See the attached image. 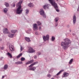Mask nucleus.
I'll list each match as a JSON object with an SVG mask.
<instances>
[{
  "mask_svg": "<svg viewBox=\"0 0 79 79\" xmlns=\"http://www.w3.org/2000/svg\"><path fill=\"white\" fill-rule=\"evenodd\" d=\"M3 11L5 13H7V11H8V9L6 8H5L4 9Z\"/></svg>",
  "mask_w": 79,
  "mask_h": 79,
  "instance_id": "6ab92c4d",
  "label": "nucleus"
},
{
  "mask_svg": "<svg viewBox=\"0 0 79 79\" xmlns=\"http://www.w3.org/2000/svg\"><path fill=\"white\" fill-rule=\"evenodd\" d=\"M57 1H58V0H56Z\"/></svg>",
  "mask_w": 79,
  "mask_h": 79,
  "instance_id": "4d7b16f0",
  "label": "nucleus"
},
{
  "mask_svg": "<svg viewBox=\"0 0 79 79\" xmlns=\"http://www.w3.org/2000/svg\"><path fill=\"white\" fill-rule=\"evenodd\" d=\"M0 48L1 50H3V49H4V48H3V47H1Z\"/></svg>",
  "mask_w": 79,
  "mask_h": 79,
  "instance_id": "c03bdc74",
  "label": "nucleus"
},
{
  "mask_svg": "<svg viewBox=\"0 0 79 79\" xmlns=\"http://www.w3.org/2000/svg\"><path fill=\"white\" fill-rule=\"evenodd\" d=\"M55 37L52 36V41H54V40H55Z\"/></svg>",
  "mask_w": 79,
  "mask_h": 79,
  "instance_id": "7c9ffc66",
  "label": "nucleus"
},
{
  "mask_svg": "<svg viewBox=\"0 0 79 79\" xmlns=\"http://www.w3.org/2000/svg\"><path fill=\"white\" fill-rule=\"evenodd\" d=\"M8 66L7 64H5L4 67V69H6L8 68Z\"/></svg>",
  "mask_w": 79,
  "mask_h": 79,
  "instance_id": "b1692460",
  "label": "nucleus"
},
{
  "mask_svg": "<svg viewBox=\"0 0 79 79\" xmlns=\"http://www.w3.org/2000/svg\"><path fill=\"white\" fill-rule=\"evenodd\" d=\"M22 61H18L15 63V64H22Z\"/></svg>",
  "mask_w": 79,
  "mask_h": 79,
  "instance_id": "412c9836",
  "label": "nucleus"
},
{
  "mask_svg": "<svg viewBox=\"0 0 79 79\" xmlns=\"http://www.w3.org/2000/svg\"><path fill=\"white\" fill-rule=\"evenodd\" d=\"M23 0H20L19 1V2L17 4V5L19 6L17 8L16 13L17 14H20L22 13L23 11V10L21 8L22 6L21 5L22 3H23Z\"/></svg>",
  "mask_w": 79,
  "mask_h": 79,
  "instance_id": "f03ea898",
  "label": "nucleus"
},
{
  "mask_svg": "<svg viewBox=\"0 0 79 79\" xmlns=\"http://www.w3.org/2000/svg\"><path fill=\"white\" fill-rule=\"evenodd\" d=\"M11 33H16V32H17V30H13L11 31Z\"/></svg>",
  "mask_w": 79,
  "mask_h": 79,
  "instance_id": "4be33fe9",
  "label": "nucleus"
},
{
  "mask_svg": "<svg viewBox=\"0 0 79 79\" xmlns=\"http://www.w3.org/2000/svg\"><path fill=\"white\" fill-rule=\"evenodd\" d=\"M27 32H27V33H29V32H28V31H27Z\"/></svg>",
  "mask_w": 79,
  "mask_h": 79,
  "instance_id": "6e6d98bb",
  "label": "nucleus"
},
{
  "mask_svg": "<svg viewBox=\"0 0 79 79\" xmlns=\"http://www.w3.org/2000/svg\"><path fill=\"white\" fill-rule=\"evenodd\" d=\"M29 62H30V63L31 64V63H32L33 62H34V60H31L30 61H29Z\"/></svg>",
  "mask_w": 79,
  "mask_h": 79,
  "instance_id": "473e14b6",
  "label": "nucleus"
},
{
  "mask_svg": "<svg viewBox=\"0 0 79 79\" xmlns=\"http://www.w3.org/2000/svg\"><path fill=\"white\" fill-rule=\"evenodd\" d=\"M35 34H36V35H38V32H37V31H36L35 32Z\"/></svg>",
  "mask_w": 79,
  "mask_h": 79,
  "instance_id": "a18cd8bd",
  "label": "nucleus"
},
{
  "mask_svg": "<svg viewBox=\"0 0 79 79\" xmlns=\"http://www.w3.org/2000/svg\"><path fill=\"white\" fill-rule=\"evenodd\" d=\"M21 60L22 61H24L25 60V58L22 57L21 58Z\"/></svg>",
  "mask_w": 79,
  "mask_h": 79,
  "instance_id": "2f4dec72",
  "label": "nucleus"
},
{
  "mask_svg": "<svg viewBox=\"0 0 79 79\" xmlns=\"http://www.w3.org/2000/svg\"><path fill=\"white\" fill-rule=\"evenodd\" d=\"M64 41L61 42L60 45L62 48H63L64 50H66L68 47L71 45V41L68 38H66L64 40Z\"/></svg>",
  "mask_w": 79,
  "mask_h": 79,
  "instance_id": "f257e3e1",
  "label": "nucleus"
},
{
  "mask_svg": "<svg viewBox=\"0 0 79 79\" xmlns=\"http://www.w3.org/2000/svg\"><path fill=\"white\" fill-rule=\"evenodd\" d=\"M64 76H62V77H66L67 76H69V73H67L66 72H64L63 74Z\"/></svg>",
  "mask_w": 79,
  "mask_h": 79,
  "instance_id": "9b49d317",
  "label": "nucleus"
},
{
  "mask_svg": "<svg viewBox=\"0 0 79 79\" xmlns=\"http://www.w3.org/2000/svg\"><path fill=\"white\" fill-rule=\"evenodd\" d=\"M48 1L54 7L55 9H57L58 8V6L57 5V4L55 3V2L53 0H48Z\"/></svg>",
  "mask_w": 79,
  "mask_h": 79,
  "instance_id": "7ed1b4c3",
  "label": "nucleus"
},
{
  "mask_svg": "<svg viewBox=\"0 0 79 79\" xmlns=\"http://www.w3.org/2000/svg\"><path fill=\"white\" fill-rule=\"evenodd\" d=\"M43 8L44 9H45H45H47V8L48 9V5H45L43 6Z\"/></svg>",
  "mask_w": 79,
  "mask_h": 79,
  "instance_id": "f3484780",
  "label": "nucleus"
},
{
  "mask_svg": "<svg viewBox=\"0 0 79 79\" xmlns=\"http://www.w3.org/2000/svg\"><path fill=\"white\" fill-rule=\"evenodd\" d=\"M34 58L35 59H37V56L36 55L34 56Z\"/></svg>",
  "mask_w": 79,
  "mask_h": 79,
  "instance_id": "4c0bfd02",
  "label": "nucleus"
},
{
  "mask_svg": "<svg viewBox=\"0 0 79 79\" xmlns=\"http://www.w3.org/2000/svg\"><path fill=\"white\" fill-rule=\"evenodd\" d=\"M49 73H50V72H49Z\"/></svg>",
  "mask_w": 79,
  "mask_h": 79,
  "instance_id": "13d9d810",
  "label": "nucleus"
},
{
  "mask_svg": "<svg viewBox=\"0 0 79 79\" xmlns=\"http://www.w3.org/2000/svg\"><path fill=\"white\" fill-rule=\"evenodd\" d=\"M25 11H26V15H27V14H28L29 13V10L28 9H26L25 10Z\"/></svg>",
  "mask_w": 79,
  "mask_h": 79,
  "instance_id": "a878e982",
  "label": "nucleus"
},
{
  "mask_svg": "<svg viewBox=\"0 0 79 79\" xmlns=\"http://www.w3.org/2000/svg\"><path fill=\"white\" fill-rule=\"evenodd\" d=\"M37 55H40L41 54V52H38L36 53Z\"/></svg>",
  "mask_w": 79,
  "mask_h": 79,
  "instance_id": "72a5a7b5",
  "label": "nucleus"
},
{
  "mask_svg": "<svg viewBox=\"0 0 79 79\" xmlns=\"http://www.w3.org/2000/svg\"><path fill=\"white\" fill-rule=\"evenodd\" d=\"M33 29L34 31H37L38 30V27H37V24L36 23L33 24Z\"/></svg>",
  "mask_w": 79,
  "mask_h": 79,
  "instance_id": "6e6552de",
  "label": "nucleus"
},
{
  "mask_svg": "<svg viewBox=\"0 0 79 79\" xmlns=\"http://www.w3.org/2000/svg\"><path fill=\"white\" fill-rule=\"evenodd\" d=\"M49 35H46V36H43V38L44 40V41H46V40H49Z\"/></svg>",
  "mask_w": 79,
  "mask_h": 79,
  "instance_id": "423d86ee",
  "label": "nucleus"
},
{
  "mask_svg": "<svg viewBox=\"0 0 79 79\" xmlns=\"http://www.w3.org/2000/svg\"><path fill=\"white\" fill-rule=\"evenodd\" d=\"M73 24H75L76 22V15H74L73 17Z\"/></svg>",
  "mask_w": 79,
  "mask_h": 79,
  "instance_id": "1a4fd4ad",
  "label": "nucleus"
},
{
  "mask_svg": "<svg viewBox=\"0 0 79 79\" xmlns=\"http://www.w3.org/2000/svg\"><path fill=\"white\" fill-rule=\"evenodd\" d=\"M69 31H70V32H71V30H69Z\"/></svg>",
  "mask_w": 79,
  "mask_h": 79,
  "instance_id": "5fc2aeb1",
  "label": "nucleus"
},
{
  "mask_svg": "<svg viewBox=\"0 0 79 79\" xmlns=\"http://www.w3.org/2000/svg\"><path fill=\"white\" fill-rule=\"evenodd\" d=\"M9 49H10L11 52H13L14 51V48H13V46L11 45H9Z\"/></svg>",
  "mask_w": 79,
  "mask_h": 79,
  "instance_id": "f8f14e48",
  "label": "nucleus"
},
{
  "mask_svg": "<svg viewBox=\"0 0 79 79\" xmlns=\"http://www.w3.org/2000/svg\"><path fill=\"white\" fill-rule=\"evenodd\" d=\"M45 59L46 60H47V58L46 57L45 58Z\"/></svg>",
  "mask_w": 79,
  "mask_h": 79,
  "instance_id": "864d4df0",
  "label": "nucleus"
},
{
  "mask_svg": "<svg viewBox=\"0 0 79 79\" xmlns=\"http://www.w3.org/2000/svg\"><path fill=\"white\" fill-rule=\"evenodd\" d=\"M58 23H56L55 24V27H56L57 26H58Z\"/></svg>",
  "mask_w": 79,
  "mask_h": 79,
  "instance_id": "e433bc0d",
  "label": "nucleus"
},
{
  "mask_svg": "<svg viewBox=\"0 0 79 79\" xmlns=\"http://www.w3.org/2000/svg\"><path fill=\"white\" fill-rule=\"evenodd\" d=\"M38 63V62H34L32 64H31L30 66H29V68H30V67H32V66H34V65H35V64H37Z\"/></svg>",
  "mask_w": 79,
  "mask_h": 79,
  "instance_id": "4468645a",
  "label": "nucleus"
},
{
  "mask_svg": "<svg viewBox=\"0 0 79 79\" xmlns=\"http://www.w3.org/2000/svg\"><path fill=\"white\" fill-rule=\"evenodd\" d=\"M75 35V34H74L73 33V34H72V35Z\"/></svg>",
  "mask_w": 79,
  "mask_h": 79,
  "instance_id": "8fccbe9b",
  "label": "nucleus"
},
{
  "mask_svg": "<svg viewBox=\"0 0 79 79\" xmlns=\"http://www.w3.org/2000/svg\"><path fill=\"white\" fill-rule=\"evenodd\" d=\"M29 49L28 50V53H34L35 52V50H34L32 48H31V47H29Z\"/></svg>",
  "mask_w": 79,
  "mask_h": 79,
  "instance_id": "0eeeda50",
  "label": "nucleus"
},
{
  "mask_svg": "<svg viewBox=\"0 0 79 79\" xmlns=\"http://www.w3.org/2000/svg\"><path fill=\"white\" fill-rule=\"evenodd\" d=\"M50 70L51 71V69Z\"/></svg>",
  "mask_w": 79,
  "mask_h": 79,
  "instance_id": "bf43d9fd",
  "label": "nucleus"
},
{
  "mask_svg": "<svg viewBox=\"0 0 79 79\" xmlns=\"http://www.w3.org/2000/svg\"><path fill=\"white\" fill-rule=\"evenodd\" d=\"M2 39H0V41H2Z\"/></svg>",
  "mask_w": 79,
  "mask_h": 79,
  "instance_id": "3c124183",
  "label": "nucleus"
},
{
  "mask_svg": "<svg viewBox=\"0 0 79 79\" xmlns=\"http://www.w3.org/2000/svg\"><path fill=\"white\" fill-rule=\"evenodd\" d=\"M23 55V54L22 53H20V54L19 55H18L16 58H20V57L21 56H22V55Z\"/></svg>",
  "mask_w": 79,
  "mask_h": 79,
  "instance_id": "393cba45",
  "label": "nucleus"
},
{
  "mask_svg": "<svg viewBox=\"0 0 79 79\" xmlns=\"http://www.w3.org/2000/svg\"><path fill=\"white\" fill-rule=\"evenodd\" d=\"M3 31L4 34H8V30L7 28H4Z\"/></svg>",
  "mask_w": 79,
  "mask_h": 79,
  "instance_id": "9d476101",
  "label": "nucleus"
},
{
  "mask_svg": "<svg viewBox=\"0 0 79 79\" xmlns=\"http://www.w3.org/2000/svg\"><path fill=\"white\" fill-rule=\"evenodd\" d=\"M77 11H79V8H78L77 9Z\"/></svg>",
  "mask_w": 79,
  "mask_h": 79,
  "instance_id": "09e8293b",
  "label": "nucleus"
},
{
  "mask_svg": "<svg viewBox=\"0 0 79 79\" xmlns=\"http://www.w3.org/2000/svg\"><path fill=\"white\" fill-rule=\"evenodd\" d=\"M48 77H51V75L50 74H48Z\"/></svg>",
  "mask_w": 79,
  "mask_h": 79,
  "instance_id": "58836bf2",
  "label": "nucleus"
},
{
  "mask_svg": "<svg viewBox=\"0 0 79 79\" xmlns=\"http://www.w3.org/2000/svg\"><path fill=\"white\" fill-rule=\"evenodd\" d=\"M5 77V76H2V79H3V78H4Z\"/></svg>",
  "mask_w": 79,
  "mask_h": 79,
  "instance_id": "de8ad7c7",
  "label": "nucleus"
},
{
  "mask_svg": "<svg viewBox=\"0 0 79 79\" xmlns=\"http://www.w3.org/2000/svg\"><path fill=\"white\" fill-rule=\"evenodd\" d=\"M23 49V46H20V50H21V51H22Z\"/></svg>",
  "mask_w": 79,
  "mask_h": 79,
  "instance_id": "c9c22d12",
  "label": "nucleus"
},
{
  "mask_svg": "<svg viewBox=\"0 0 79 79\" xmlns=\"http://www.w3.org/2000/svg\"><path fill=\"white\" fill-rule=\"evenodd\" d=\"M59 17H57L55 18L54 19V21L55 22H58V20L59 19Z\"/></svg>",
  "mask_w": 79,
  "mask_h": 79,
  "instance_id": "aec40b11",
  "label": "nucleus"
},
{
  "mask_svg": "<svg viewBox=\"0 0 79 79\" xmlns=\"http://www.w3.org/2000/svg\"><path fill=\"white\" fill-rule=\"evenodd\" d=\"M36 69V68L34 67H31L29 69V70L30 71H35V69Z\"/></svg>",
  "mask_w": 79,
  "mask_h": 79,
  "instance_id": "2eb2a0df",
  "label": "nucleus"
},
{
  "mask_svg": "<svg viewBox=\"0 0 79 79\" xmlns=\"http://www.w3.org/2000/svg\"><path fill=\"white\" fill-rule=\"evenodd\" d=\"M73 59H71L70 60V61L69 62V64H72V63H73Z\"/></svg>",
  "mask_w": 79,
  "mask_h": 79,
  "instance_id": "bb28decb",
  "label": "nucleus"
},
{
  "mask_svg": "<svg viewBox=\"0 0 79 79\" xmlns=\"http://www.w3.org/2000/svg\"><path fill=\"white\" fill-rule=\"evenodd\" d=\"M28 6L29 7H31V8H32V7L34 6V4H33L31 3H30L28 4Z\"/></svg>",
  "mask_w": 79,
  "mask_h": 79,
  "instance_id": "dca6fc26",
  "label": "nucleus"
},
{
  "mask_svg": "<svg viewBox=\"0 0 79 79\" xmlns=\"http://www.w3.org/2000/svg\"><path fill=\"white\" fill-rule=\"evenodd\" d=\"M13 6L14 7H15V2L13 3Z\"/></svg>",
  "mask_w": 79,
  "mask_h": 79,
  "instance_id": "37998d69",
  "label": "nucleus"
},
{
  "mask_svg": "<svg viewBox=\"0 0 79 79\" xmlns=\"http://www.w3.org/2000/svg\"><path fill=\"white\" fill-rule=\"evenodd\" d=\"M37 23L38 24L39 26H40L42 24L39 21L37 22Z\"/></svg>",
  "mask_w": 79,
  "mask_h": 79,
  "instance_id": "c85d7f7f",
  "label": "nucleus"
},
{
  "mask_svg": "<svg viewBox=\"0 0 79 79\" xmlns=\"http://www.w3.org/2000/svg\"><path fill=\"white\" fill-rule=\"evenodd\" d=\"M68 27H69V25H68L67 26Z\"/></svg>",
  "mask_w": 79,
  "mask_h": 79,
  "instance_id": "603ef678",
  "label": "nucleus"
},
{
  "mask_svg": "<svg viewBox=\"0 0 79 79\" xmlns=\"http://www.w3.org/2000/svg\"><path fill=\"white\" fill-rule=\"evenodd\" d=\"M4 5L6 7H8L9 6V4L6 2L4 3Z\"/></svg>",
  "mask_w": 79,
  "mask_h": 79,
  "instance_id": "5701e85b",
  "label": "nucleus"
},
{
  "mask_svg": "<svg viewBox=\"0 0 79 79\" xmlns=\"http://www.w3.org/2000/svg\"><path fill=\"white\" fill-rule=\"evenodd\" d=\"M48 1L54 7L55 9H57L58 8V6L57 5V4L55 3V2L53 0H48Z\"/></svg>",
  "mask_w": 79,
  "mask_h": 79,
  "instance_id": "20e7f679",
  "label": "nucleus"
},
{
  "mask_svg": "<svg viewBox=\"0 0 79 79\" xmlns=\"http://www.w3.org/2000/svg\"><path fill=\"white\" fill-rule=\"evenodd\" d=\"M63 72V70H60V71L56 75L57 76H58L59 74H61V73Z\"/></svg>",
  "mask_w": 79,
  "mask_h": 79,
  "instance_id": "cd10ccee",
  "label": "nucleus"
},
{
  "mask_svg": "<svg viewBox=\"0 0 79 79\" xmlns=\"http://www.w3.org/2000/svg\"><path fill=\"white\" fill-rule=\"evenodd\" d=\"M25 39L27 42H31V40H30V38H29L25 37Z\"/></svg>",
  "mask_w": 79,
  "mask_h": 79,
  "instance_id": "a211bd4d",
  "label": "nucleus"
},
{
  "mask_svg": "<svg viewBox=\"0 0 79 79\" xmlns=\"http://www.w3.org/2000/svg\"><path fill=\"white\" fill-rule=\"evenodd\" d=\"M40 15H42V16H43L44 18H46V15H45V13L44 12V11L43 9H41L40 10Z\"/></svg>",
  "mask_w": 79,
  "mask_h": 79,
  "instance_id": "39448f33",
  "label": "nucleus"
},
{
  "mask_svg": "<svg viewBox=\"0 0 79 79\" xmlns=\"http://www.w3.org/2000/svg\"><path fill=\"white\" fill-rule=\"evenodd\" d=\"M56 11H57V12H59V11H60V10H59L58 9H56Z\"/></svg>",
  "mask_w": 79,
  "mask_h": 79,
  "instance_id": "79ce46f5",
  "label": "nucleus"
},
{
  "mask_svg": "<svg viewBox=\"0 0 79 79\" xmlns=\"http://www.w3.org/2000/svg\"><path fill=\"white\" fill-rule=\"evenodd\" d=\"M30 64L29 61H28L26 63V65H27V64Z\"/></svg>",
  "mask_w": 79,
  "mask_h": 79,
  "instance_id": "f704fd0d",
  "label": "nucleus"
},
{
  "mask_svg": "<svg viewBox=\"0 0 79 79\" xmlns=\"http://www.w3.org/2000/svg\"><path fill=\"white\" fill-rule=\"evenodd\" d=\"M7 55H9V56H10L11 58H12V56L11 55V54L10 53V52H8L7 53Z\"/></svg>",
  "mask_w": 79,
  "mask_h": 79,
  "instance_id": "c756f323",
  "label": "nucleus"
},
{
  "mask_svg": "<svg viewBox=\"0 0 79 79\" xmlns=\"http://www.w3.org/2000/svg\"><path fill=\"white\" fill-rule=\"evenodd\" d=\"M3 59V57H1L0 58V60H2V59Z\"/></svg>",
  "mask_w": 79,
  "mask_h": 79,
  "instance_id": "a19ab883",
  "label": "nucleus"
},
{
  "mask_svg": "<svg viewBox=\"0 0 79 79\" xmlns=\"http://www.w3.org/2000/svg\"><path fill=\"white\" fill-rule=\"evenodd\" d=\"M31 30H32L31 29H30L28 30V31H31Z\"/></svg>",
  "mask_w": 79,
  "mask_h": 79,
  "instance_id": "49530a36",
  "label": "nucleus"
},
{
  "mask_svg": "<svg viewBox=\"0 0 79 79\" xmlns=\"http://www.w3.org/2000/svg\"><path fill=\"white\" fill-rule=\"evenodd\" d=\"M39 31H41L42 30L41 29V27H40V26L39 27Z\"/></svg>",
  "mask_w": 79,
  "mask_h": 79,
  "instance_id": "ea45409f",
  "label": "nucleus"
},
{
  "mask_svg": "<svg viewBox=\"0 0 79 79\" xmlns=\"http://www.w3.org/2000/svg\"><path fill=\"white\" fill-rule=\"evenodd\" d=\"M14 36V34H11L10 33H9L8 34V36L10 38H13V37Z\"/></svg>",
  "mask_w": 79,
  "mask_h": 79,
  "instance_id": "ddd939ff",
  "label": "nucleus"
}]
</instances>
